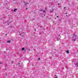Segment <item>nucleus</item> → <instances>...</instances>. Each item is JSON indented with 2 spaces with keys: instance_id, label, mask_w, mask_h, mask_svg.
Instances as JSON below:
<instances>
[{
  "instance_id": "obj_6",
  "label": "nucleus",
  "mask_w": 78,
  "mask_h": 78,
  "mask_svg": "<svg viewBox=\"0 0 78 78\" xmlns=\"http://www.w3.org/2000/svg\"><path fill=\"white\" fill-rule=\"evenodd\" d=\"M43 12H45V10H44L43 11Z\"/></svg>"
},
{
  "instance_id": "obj_23",
  "label": "nucleus",
  "mask_w": 78,
  "mask_h": 78,
  "mask_svg": "<svg viewBox=\"0 0 78 78\" xmlns=\"http://www.w3.org/2000/svg\"><path fill=\"white\" fill-rule=\"evenodd\" d=\"M0 64H2V62H1V63H0Z\"/></svg>"
},
{
  "instance_id": "obj_17",
  "label": "nucleus",
  "mask_w": 78,
  "mask_h": 78,
  "mask_svg": "<svg viewBox=\"0 0 78 78\" xmlns=\"http://www.w3.org/2000/svg\"><path fill=\"white\" fill-rule=\"evenodd\" d=\"M18 64H20V63H18Z\"/></svg>"
},
{
  "instance_id": "obj_14",
  "label": "nucleus",
  "mask_w": 78,
  "mask_h": 78,
  "mask_svg": "<svg viewBox=\"0 0 78 78\" xmlns=\"http://www.w3.org/2000/svg\"><path fill=\"white\" fill-rule=\"evenodd\" d=\"M45 9H47V7H46V8H45Z\"/></svg>"
},
{
  "instance_id": "obj_7",
  "label": "nucleus",
  "mask_w": 78,
  "mask_h": 78,
  "mask_svg": "<svg viewBox=\"0 0 78 78\" xmlns=\"http://www.w3.org/2000/svg\"><path fill=\"white\" fill-rule=\"evenodd\" d=\"M66 7H64V9H66Z\"/></svg>"
},
{
  "instance_id": "obj_16",
  "label": "nucleus",
  "mask_w": 78,
  "mask_h": 78,
  "mask_svg": "<svg viewBox=\"0 0 78 78\" xmlns=\"http://www.w3.org/2000/svg\"><path fill=\"white\" fill-rule=\"evenodd\" d=\"M12 63L13 62V61H12Z\"/></svg>"
},
{
  "instance_id": "obj_22",
  "label": "nucleus",
  "mask_w": 78,
  "mask_h": 78,
  "mask_svg": "<svg viewBox=\"0 0 78 78\" xmlns=\"http://www.w3.org/2000/svg\"><path fill=\"white\" fill-rule=\"evenodd\" d=\"M6 35H7V34H6V35H5V36H6Z\"/></svg>"
},
{
  "instance_id": "obj_12",
  "label": "nucleus",
  "mask_w": 78,
  "mask_h": 78,
  "mask_svg": "<svg viewBox=\"0 0 78 78\" xmlns=\"http://www.w3.org/2000/svg\"><path fill=\"white\" fill-rule=\"evenodd\" d=\"M42 11V10H40V11H41V12H42V11Z\"/></svg>"
},
{
  "instance_id": "obj_20",
  "label": "nucleus",
  "mask_w": 78,
  "mask_h": 78,
  "mask_svg": "<svg viewBox=\"0 0 78 78\" xmlns=\"http://www.w3.org/2000/svg\"><path fill=\"white\" fill-rule=\"evenodd\" d=\"M58 5H59V3H58Z\"/></svg>"
},
{
  "instance_id": "obj_1",
  "label": "nucleus",
  "mask_w": 78,
  "mask_h": 78,
  "mask_svg": "<svg viewBox=\"0 0 78 78\" xmlns=\"http://www.w3.org/2000/svg\"><path fill=\"white\" fill-rule=\"evenodd\" d=\"M66 52L67 53H69L68 50L66 51Z\"/></svg>"
},
{
  "instance_id": "obj_10",
  "label": "nucleus",
  "mask_w": 78,
  "mask_h": 78,
  "mask_svg": "<svg viewBox=\"0 0 78 78\" xmlns=\"http://www.w3.org/2000/svg\"><path fill=\"white\" fill-rule=\"evenodd\" d=\"M28 3H27L26 4V5H28Z\"/></svg>"
},
{
  "instance_id": "obj_13",
  "label": "nucleus",
  "mask_w": 78,
  "mask_h": 78,
  "mask_svg": "<svg viewBox=\"0 0 78 78\" xmlns=\"http://www.w3.org/2000/svg\"><path fill=\"white\" fill-rule=\"evenodd\" d=\"M58 17H59V16H57V17L58 18Z\"/></svg>"
},
{
  "instance_id": "obj_3",
  "label": "nucleus",
  "mask_w": 78,
  "mask_h": 78,
  "mask_svg": "<svg viewBox=\"0 0 78 78\" xmlns=\"http://www.w3.org/2000/svg\"><path fill=\"white\" fill-rule=\"evenodd\" d=\"M55 78H58V77L56 76V75H55Z\"/></svg>"
},
{
  "instance_id": "obj_11",
  "label": "nucleus",
  "mask_w": 78,
  "mask_h": 78,
  "mask_svg": "<svg viewBox=\"0 0 78 78\" xmlns=\"http://www.w3.org/2000/svg\"><path fill=\"white\" fill-rule=\"evenodd\" d=\"M38 60H39V61H40V59L39 58H38Z\"/></svg>"
},
{
  "instance_id": "obj_19",
  "label": "nucleus",
  "mask_w": 78,
  "mask_h": 78,
  "mask_svg": "<svg viewBox=\"0 0 78 78\" xmlns=\"http://www.w3.org/2000/svg\"><path fill=\"white\" fill-rule=\"evenodd\" d=\"M74 41H75V40H74Z\"/></svg>"
},
{
  "instance_id": "obj_4",
  "label": "nucleus",
  "mask_w": 78,
  "mask_h": 78,
  "mask_svg": "<svg viewBox=\"0 0 78 78\" xmlns=\"http://www.w3.org/2000/svg\"><path fill=\"white\" fill-rule=\"evenodd\" d=\"M16 10H17V9H14V12H16Z\"/></svg>"
},
{
  "instance_id": "obj_15",
  "label": "nucleus",
  "mask_w": 78,
  "mask_h": 78,
  "mask_svg": "<svg viewBox=\"0 0 78 78\" xmlns=\"http://www.w3.org/2000/svg\"><path fill=\"white\" fill-rule=\"evenodd\" d=\"M26 9H27V8H26Z\"/></svg>"
},
{
  "instance_id": "obj_8",
  "label": "nucleus",
  "mask_w": 78,
  "mask_h": 78,
  "mask_svg": "<svg viewBox=\"0 0 78 78\" xmlns=\"http://www.w3.org/2000/svg\"><path fill=\"white\" fill-rule=\"evenodd\" d=\"M50 12H53V11H50Z\"/></svg>"
},
{
  "instance_id": "obj_2",
  "label": "nucleus",
  "mask_w": 78,
  "mask_h": 78,
  "mask_svg": "<svg viewBox=\"0 0 78 78\" xmlns=\"http://www.w3.org/2000/svg\"><path fill=\"white\" fill-rule=\"evenodd\" d=\"M25 50V48H22V50Z\"/></svg>"
},
{
  "instance_id": "obj_5",
  "label": "nucleus",
  "mask_w": 78,
  "mask_h": 78,
  "mask_svg": "<svg viewBox=\"0 0 78 78\" xmlns=\"http://www.w3.org/2000/svg\"><path fill=\"white\" fill-rule=\"evenodd\" d=\"M76 65L77 66V67H78V63H76Z\"/></svg>"
},
{
  "instance_id": "obj_21",
  "label": "nucleus",
  "mask_w": 78,
  "mask_h": 78,
  "mask_svg": "<svg viewBox=\"0 0 78 78\" xmlns=\"http://www.w3.org/2000/svg\"><path fill=\"white\" fill-rule=\"evenodd\" d=\"M67 14V13H66L65 14Z\"/></svg>"
},
{
  "instance_id": "obj_9",
  "label": "nucleus",
  "mask_w": 78,
  "mask_h": 78,
  "mask_svg": "<svg viewBox=\"0 0 78 78\" xmlns=\"http://www.w3.org/2000/svg\"><path fill=\"white\" fill-rule=\"evenodd\" d=\"M7 42H9V43H10V41H7Z\"/></svg>"
},
{
  "instance_id": "obj_18",
  "label": "nucleus",
  "mask_w": 78,
  "mask_h": 78,
  "mask_svg": "<svg viewBox=\"0 0 78 78\" xmlns=\"http://www.w3.org/2000/svg\"><path fill=\"white\" fill-rule=\"evenodd\" d=\"M7 24L9 25V23H8Z\"/></svg>"
}]
</instances>
